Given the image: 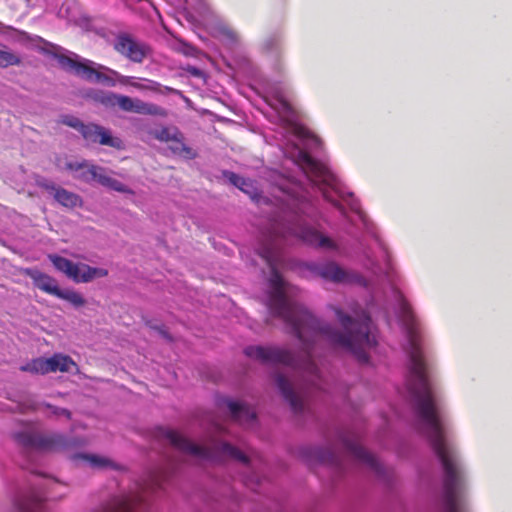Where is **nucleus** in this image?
<instances>
[{"label":"nucleus","instance_id":"24","mask_svg":"<svg viewBox=\"0 0 512 512\" xmlns=\"http://www.w3.org/2000/svg\"><path fill=\"white\" fill-rule=\"evenodd\" d=\"M153 136L162 142H174L184 139L183 133L177 127H162L153 132Z\"/></svg>","mask_w":512,"mask_h":512},{"label":"nucleus","instance_id":"3","mask_svg":"<svg viewBox=\"0 0 512 512\" xmlns=\"http://www.w3.org/2000/svg\"><path fill=\"white\" fill-rule=\"evenodd\" d=\"M292 131L299 143H292L291 147L284 151L285 156L301 169L312 185L322 193L324 199L335 206L342 215L346 214L343 202L366 224L365 215L354 195L344 191L337 177L308 152L320 148L321 140L298 124L292 125Z\"/></svg>","mask_w":512,"mask_h":512},{"label":"nucleus","instance_id":"37","mask_svg":"<svg viewBox=\"0 0 512 512\" xmlns=\"http://www.w3.org/2000/svg\"><path fill=\"white\" fill-rule=\"evenodd\" d=\"M64 413H65V415H64V416H66V417L71 416L70 412H69V411H67V410H64Z\"/></svg>","mask_w":512,"mask_h":512},{"label":"nucleus","instance_id":"14","mask_svg":"<svg viewBox=\"0 0 512 512\" xmlns=\"http://www.w3.org/2000/svg\"><path fill=\"white\" fill-rule=\"evenodd\" d=\"M80 134L89 143H99L116 149H121L123 146L120 138L113 137L108 129L98 124H85Z\"/></svg>","mask_w":512,"mask_h":512},{"label":"nucleus","instance_id":"33","mask_svg":"<svg viewBox=\"0 0 512 512\" xmlns=\"http://www.w3.org/2000/svg\"><path fill=\"white\" fill-rule=\"evenodd\" d=\"M99 68L107 70L110 74H112L123 85H131V86H133L135 88H138V89H145L144 85H141V84L136 83V82H132L133 77H131V76L121 75L117 71L109 69V68H106V67L101 66V65H99Z\"/></svg>","mask_w":512,"mask_h":512},{"label":"nucleus","instance_id":"29","mask_svg":"<svg viewBox=\"0 0 512 512\" xmlns=\"http://www.w3.org/2000/svg\"><path fill=\"white\" fill-rule=\"evenodd\" d=\"M169 149L174 155L183 157L185 159H194L197 155L192 148H190L184 143V139L171 142Z\"/></svg>","mask_w":512,"mask_h":512},{"label":"nucleus","instance_id":"30","mask_svg":"<svg viewBox=\"0 0 512 512\" xmlns=\"http://www.w3.org/2000/svg\"><path fill=\"white\" fill-rule=\"evenodd\" d=\"M57 297L68 301L76 308L81 307L85 304V299L83 298V296L80 293L71 289H60Z\"/></svg>","mask_w":512,"mask_h":512},{"label":"nucleus","instance_id":"26","mask_svg":"<svg viewBox=\"0 0 512 512\" xmlns=\"http://www.w3.org/2000/svg\"><path fill=\"white\" fill-rule=\"evenodd\" d=\"M21 370L34 374L50 373L48 358L39 357L21 366Z\"/></svg>","mask_w":512,"mask_h":512},{"label":"nucleus","instance_id":"18","mask_svg":"<svg viewBox=\"0 0 512 512\" xmlns=\"http://www.w3.org/2000/svg\"><path fill=\"white\" fill-rule=\"evenodd\" d=\"M262 49L269 54L273 60V69L281 74L284 70L282 63V39L279 34H272L268 36L262 43Z\"/></svg>","mask_w":512,"mask_h":512},{"label":"nucleus","instance_id":"1","mask_svg":"<svg viewBox=\"0 0 512 512\" xmlns=\"http://www.w3.org/2000/svg\"><path fill=\"white\" fill-rule=\"evenodd\" d=\"M270 269L268 279L269 289L266 297V307L270 324L272 319H278L284 324L286 332L295 336L302 345L301 352L294 354L279 346L251 345L244 349L247 357L267 365H285L301 369L307 373L305 385L295 390L288 378L282 373L273 375V382L283 398L289 403L295 413L304 412L314 394H327L348 400L349 387L339 380L326 379L316 364L315 345L326 342L334 348H341L355 354L362 362L368 361L365 348L376 345L372 333V322L369 312L357 302H351L347 311L336 305H329L334 312L342 330L317 318L304 305L293 299V287L282 277L277 268L276 251L273 246L263 247L260 253Z\"/></svg>","mask_w":512,"mask_h":512},{"label":"nucleus","instance_id":"32","mask_svg":"<svg viewBox=\"0 0 512 512\" xmlns=\"http://www.w3.org/2000/svg\"><path fill=\"white\" fill-rule=\"evenodd\" d=\"M76 3L74 0H66L58 11V16L68 21L75 20Z\"/></svg>","mask_w":512,"mask_h":512},{"label":"nucleus","instance_id":"23","mask_svg":"<svg viewBox=\"0 0 512 512\" xmlns=\"http://www.w3.org/2000/svg\"><path fill=\"white\" fill-rule=\"evenodd\" d=\"M50 372H72V369L78 370L75 361L68 355L56 353L48 358Z\"/></svg>","mask_w":512,"mask_h":512},{"label":"nucleus","instance_id":"38","mask_svg":"<svg viewBox=\"0 0 512 512\" xmlns=\"http://www.w3.org/2000/svg\"><path fill=\"white\" fill-rule=\"evenodd\" d=\"M383 313H384V316H385L386 318H388V311H387V309H386V308H385V311H384Z\"/></svg>","mask_w":512,"mask_h":512},{"label":"nucleus","instance_id":"16","mask_svg":"<svg viewBox=\"0 0 512 512\" xmlns=\"http://www.w3.org/2000/svg\"><path fill=\"white\" fill-rule=\"evenodd\" d=\"M71 461L79 468L92 470L118 469L116 463L110 458L93 453H75L70 456Z\"/></svg>","mask_w":512,"mask_h":512},{"label":"nucleus","instance_id":"27","mask_svg":"<svg viewBox=\"0 0 512 512\" xmlns=\"http://www.w3.org/2000/svg\"><path fill=\"white\" fill-rule=\"evenodd\" d=\"M224 176L231 184L239 188L241 191L248 194L251 193V189H253V183L250 179L244 178L230 171H224Z\"/></svg>","mask_w":512,"mask_h":512},{"label":"nucleus","instance_id":"13","mask_svg":"<svg viewBox=\"0 0 512 512\" xmlns=\"http://www.w3.org/2000/svg\"><path fill=\"white\" fill-rule=\"evenodd\" d=\"M266 102L282 117L292 116V106L286 98L285 86L281 82L267 81L265 84Z\"/></svg>","mask_w":512,"mask_h":512},{"label":"nucleus","instance_id":"25","mask_svg":"<svg viewBox=\"0 0 512 512\" xmlns=\"http://www.w3.org/2000/svg\"><path fill=\"white\" fill-rule=\"evenodd\" d=\"M0 35L6 37L7 40L25 43L30 39V36L25 31L18 30L12 26L4 25L0 22Z\"/></svg>","mask_w":512,"mask_h":512},{"label":"nucleus","instance_id":"10","mask_svg":"<svg viewBox=\"0 0 512 512\" xmlns=\"http://www.w3.org/2000/svg\"><path fill=\"white\" fill-rule=\"evenodd\" d=\"M55 57L64 69L73 71L75 75L89 82L115 85L114 79L98 71L95 68L96 64L90 60L82 59L75 53H71V55L57 54Z\"/></svg>","mask_w":512,"mask_h":512},{"label":"nucleus","instance_id":"12","mask_svg":"<svg viewBox=\"0 0 512 512\" xmlns=\"http://www.w3.org/2000/svg\"><path fill=\"white\" fill-rule=\"evenodd\" d=\"M113 48L121 56L134 63H142L150 54V47L145 42L125 32L115 36Z\"/></svg>","mask_w":512,"mask_h":512},{"label":"nucleus","instance_id":"7","mask_svg":"<svg viewBox=\"0 0 512 512\" xmlns=\"http://www.w3.org/2000/svg\"><path fill=\"white\" fill-rule=\"evenodd\" d=\"M335 440L345 448L355 461L366 466L379 479L385 482L390 481L391 471L360 445L361 436L359 432L353 429L338 428L335 430Z\"/></svg>","mask_w":512,"mask_h":512},{"label":"nucleus","instance_id":"35","mask_svg":"<svg viewBox=\"0 0 512 512\" xmlns=\"http://www.w3.org/2000/svg\"><path fill=\"white\" fill-rule=\"evenodd\" d=\"M62 123L76 129L79 133L82 131L85 123H83L79 118L71 115L63 116Z\"/></svg>","mask_w":512,"mask_h":512},{"label":"nucleus","instance_id":"34","mask_svg":"<svg viewBox=\"0 0 512 512\" xmlns=\"http://www.w3.org/2000/svg\"><path fill=\"white\" fill-rule=\"evenodd\" d=\"M148 85L145 86V89L152 90L159 92L161 94H175V95H182V92L180 90L168 87V86H162L160 83L148 80Z\"/></svg>","mask_w":512,"mask_h":512},{"label":"nucleus","instance_id":"31","mask_svg":"<svg viewBox=\"0 0 512 512\" xmlns=\"http://www.w3.org/2000/svg\"><path fill=\"white\" fill-rule=\"evenodd\" d=\"M22 63L21 57L10 51L0 49V67L7 68L9 66H18Z\"/></svg>","mask_w":512,"mask_h":512},{"label":"nucleus","instance_id":"11","mask_svg":"<svg viewBox=\"0 0 512 512\" xmlns=\"http://www.w3.org/2000/svg\"><path fill=\"white\" fill-rule=\"evenodd\" d=\"M48 258L58 271L64 273L76 283H88L95 278L108 275V271L104 268L91 267L85 263H74L56 254H50Z\"/></svg>","mask_w":512,"mask_h":512},{"label":"nucleus","instance_id":"28","mask_svg":"<svg viewBox=\"0 0 512 512\" xmlns=\"http://www.w3.org/2000/svg\"><path fill=\"white\" fill-rule=\"evenodd\" d=\"M99 184L117 192L132 193V190L125 184L107 175L105 168H103Z\"/></svg>","mask_w":512,"mask_h":512},{"label":"nucleus","instance_id":"4","mask_svg":"<svg viewBox=\"0 0 512 512\" xmlns=\"http://www.w3.org/2000/svg\"><path fill=\"white\" fill-rule=\"evenodd\" d=\"M289 213L274 227L276 238L293 237L306 246L324 251H339L336 241L322 234L315 226L323 218L316 203L306 195L291 197Z\"/></svg>","mask_w":512,"mask_h":512},{"label":"nucleus","instance_id":"36","mask_svg":"<svg viewBox=\"0 0 512 512\" xmlns=\"http://www.w3.org/2000/svg\"><path fill=\"white\" fill-rule=\"evenodd\" d=\"M149 325L152 329L156 330L163 338L171 340V337L168 334L167 330L165 329L164 325H151L150 323Z\"/></svg>","mask_w":512,"mask_h":512},{"label":"nucleus","instance_id":"17","mask_svg":"<svg viewBox=\"0 0 512 512\" xmlns=\"http://www.w3.org/2000/svg\"><path fill=\"white\" fill-rule=\"evenodd\" d=\"M66 169L74 172V177L84 181L86 183H91L93 181L99 183L100 177L103 171V167L89 164L88 162H67Z\"/></svg>","mask_w":512,"mask_h":512},{"label":"nucleus","instance_id":"6","mask_svg":"<svg viewBox=\"0 0 512 512\" xmlns=\"http://www.w3.org/2000/svg\"><path fill=\"white\" fill-rule=\"evenodd\" d=\"M12 438L26 450L40 453L66 452L86 443L83 439L68 438L60 433H42L31 421H21L19 429L12 432Z\"/></svg>","mask_w":512,"mask_h":512},{"label":"nucleus","instance_id":"19","mask_svg":"<svg viewBox=\"0 0 512 512\" xmlns=\"http://www.w3.org/2000/svg\"><path fill=\"white\" fill-rule=\"evenodd\" d=\"M216 405L224 412H229L230 416H257L256 413L250 411L248 404L230 396H217Z\"/></svg>","mask_w":512,"mask_h":512},{"label":"nucleus","instance_id":"5","mask_svg":"<svg viewBox=\"0 0 512 512\" xmlns=\"http://www.w3.org/2000/svg\"><path fill=\"white\" fill-rule=\"evenodd\" d=\"M164 436L181 453L200 462H219L226 458L240 461L245 465L250 462L246 454L222 439V428L218 425L213 427V432L205 440L203 446L193 443L182 433L175 430H165Z\"/></svg>","mask_w":512,"mask_h":512},{"label":"nucleus","instance_id":"20","mask_svg":"<svg viewBox=\"0 0 512 512\" xmlns=\"http://www.w3.org/2000/svg\"><path fill=\"white\" fill-rule=\"evenodd\" d=\"M27 275L33 280L35 287L57 297L61 288L56 279L35 269L28 270Z\"/></svg>","mask_w":512,"mask_h":512},{"label":"nucleus","instance_id":"15","mask_svg":"<svg viewBox=\"0 0 512 512\" xmlns=\"http://www.w3.org/2000/svg\"><path fill=\"white\" fill-rule=\"evenodd\" d=\"M36 183L39 187H42L45 190L49 191L51 194H53L54 199L60 205L66 208H75L82 206V199L78 194L68 191L61 187H57L53 182L45 178L37 179Z\"/></svg>","mask_w":512,"mask_h":512},{"label":"nucleus","instance_id":"2","mask_svg":"<svg viewBox=\"0 0 512 512\" xmlns=\"http://www.w3.org/2000/svg\"><path fill=\"white\" fill-rule=\"evenodd\" d=\"M380 246L383 263L376 261L369 251L363 252V266L377 278L385 280L389 286L390 306L393 309L404 333L403 349L407 355L405 394L415 408L417 416H439L443 411L434 392L431 368L423 351L421 331L412 308L397 286L398 274L384 244Z\"/></svg>","mask_w":512,"mask_h":512},{"label":"nucleus","instance_id":"21","mask_svg":"<svg viewBox=\"0 0 512 512\" xmlns=\"http://www.w3.org/2000/svg\"><path fill=\"white\" fill-rule=\"evenodd\" d=\"M213 30L215 37H217L228 48L233 49L238 45L240 39L239 35L228 24L219 22L214 26Z\"/></svg>","mask_w":512,"mask_h":512},{"label":"nucleus","instance_id":"9","mask_svg":"<svg viewBox=\"0 0 512 512\" xmlns=\"http://www.w3.org/2000/svg\"><path fill=\"white\" fill-rule=\"evenodd\" d=\"M95 99L107 108L118 106L123 111L134 112L142 115L161 117L167 115V111L159 105L145 102L137 98L133 99L129 96L119 95L110 91L97 94Z\"/></svg>","mask_w":512,"mask_h":512},{"label":"nucleus","instance_id":"22","mask_svg":"<svg viewBox=\"0 0 512 512\" xmlns=\"http://www.w3.org/2000/svg\"><path fill=\"white\" fill-rule=\"evenodd\" d=\"M313 455L320 463L334 466L338 470H343V461L336 453L333 446L329 448L316 447L313 449Z\"/></svg>","mask_w":512,"mask_h":512},{"label":"nucleus","instance_id":"8","mask_svg":"<svg viewBox=\"0 0 512 512\" xmlns=\"http://www.w3.org/2000/svg\"><path fill=\"white\" fill-rule=\"evenodd\" d=\"M303 268L312 276L333 284H355L365 288L369 287L368 280L361 273L345 269L333 260L306 262L303 264Z\"/></svg>","mask_w":512,"mask_h":512}]
</instances>
